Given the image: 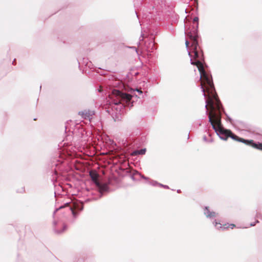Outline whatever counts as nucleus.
I'll use <instances>...</instances> for the list:
<instances>
[{"mask_svg":"<svg viewBox=\"0 0 262 262\" xmlns=\"http://www.w3.org/2000/svg\"><path fill=\"white\" fill-rule=\"evenodd\" d=\"M191 64L197 67L201 75V85L204 96L206 97V108L209 110L208 117L213 128L219 135L225 137L224 139L231 137L253 148L262 150V143H255L253 140H245L233 134L230 130L224 129L221 125V104L215 91L211 76L207 74L202 63L200 61H192Z\"/></svg>","mask_w":262,"mask_h":262,"instance_id":"nucleus-1","label":"nucleus"},{"mask_svg":"<svg viewBox=\"0 0 262 262\" xmlns=\"http://www.w3.org/2000/svg\"><path fill=\"white\" fill-rule=\"evenodd\" d=\"M109 98L111 100V103L116 105L122 103L123 101L126 103L129 102L132 98V96L115 89L109 95Z\"/></svg>","mask_w":262,"mask_h":262,"instance_id":"nucleus-2","label":"nucleus"},{"mask_svg":"<svg viewBox=\"0 0 262 262\" xmlns=\"http://www.w3.org/2000/svg\"><path fill=\"white\" fill-rule=\"evenodd\" d=\"M187 34L189 39L192 41L191 47L193 50V52L194 54V58L196 59L198 57V52L197 50L198 42L197 40L198 35L196 34V32L195 30H194L192 32H187Z\"/></svg>","mask_w":262,"mask_h":262,"instance_id":"nucleus-3","label":"nucleus"},{"mask_svg":"<svg viewBox=\"0 0 262 262\" xmlns=\"http://www.w3.org/2000/svg\"><path fill=\"white\" fill-rule=\"evenodd\" d=\"M214 226L217 229H228L229 228H231V229H233L235 227V225H234L233 224H222L221 223H218L216 221L215 222Z\"/></svg>","mask_w":262,"mask_h":262,"instance_id":"nucleus-4","label":"nucleus"},{"mask_svg":"<svg viewBox=\"0 0 262 262\" xmlns=\"http://www.w3.org/2000/svg\"><path fill=\"white\" fill-rule=\"evenodd\" d=\"M90 176L96 186L99 185V182L98 181L99 174L95 170H91L90 171Z\"/></svg>","mask_w":262,"mask_h":262,"instance_id":"nucleus-5","label":"nucleus"},{"mask_svg":"<svg viewBox=\"0 0 262 262\" xmlns=\"http://www.w3.org/2000/svg\"><path fill=\"white\" fill-rule=\"evenodd\" d=\"M204 213L208 217H214L216 215V213L215 212L210 211L207 207L205 208Z\"/></svg>","mask_w":262,"mask_h":262,"instance_id":"nucleus-6","label":"nucleus"},{"mask_svg":"<svg viewBox=\"0 0 262 262\" xmlns=\"http://www.w3.org/2000/svg\"><path fill=\"white\" fill-rule=\"evenodd\" d=\"M145 149H142L140 150H136L133 153V155H144L145 154Z\"/></svg>","mask_w":262,"mask_h":262,"instance_id":"nucleus-7","label":"nucleus"},{"mask_svg":"<svg viewBox=\"0 0 262 262\" xmlns=\"http://www.w3.org/2000/svg\"><path fill=\"white\" fill-rule=\"evenodd\" d=\"M97 187L100 189V191H105L107 189L106 184H101L100 182L99 185L97 186Z\"/></svg>","mask_w":262,"mask_h":262,"instance_id":"nucleus-8","label":"nucleus"},{"mask_svg":"<svg viewBox=\"0 0 262 262\" xmlns=\"http://www.w3.org/2000/svg\"><path fill=\"white\" fill-rule=\"evenodd\" d=\"M78 114L84 118H86L89 117V114L85 111L79 112Z\"/></svg>","mask_w":262,"mask_h":262,"instance_id":"nucleus-9","label":"nucleus"},{"mask_svg":"<svg viewBox=\"0 0 262 262\" xmlns=\"http://www.w3.org/2000/svg\"><path fill=\"white\" fill-rule=\"evenodd\" d=\"M198 21H199V18L198 17H195L193 19V24H196V27H198Z\"/></svg>","mask_w":262,"mask_h":262,"instance_id":"nucleus-10","label":"nucleus"},{"mask_svg":"<svg viewBox=\"0 0 262 262\" xmlns=\"http://www.w3.org/2000/svg\"><path fill=\"white\" fill-rule=\"evenodd\" d=\"M186 47H188L189 45V42L188 40H186L185 42Z\"/></svg>","mask_w":262,"mask_h":262,"instance_id":"nucleus-11","label":"nucleus"},{"mask_svg":"<svg viewBox=\"0 0 262 262\" xmlns=\"http://www.w3.org/2000/svg\"><path fill=\"white\" fill-rule=\"evenodd\" d=\"M71 209L72 210V214L74 215H75V212L74 210H73L72 209V208H71Z\"/></svg>","mask_w":262,"mask_h":262,"instance_id":"nucleus-12","label":"nucleus"},{"mask_svg":"<svg viewBox=\"0 0 262 262\" xmlns=\"http://www.w3.org/2000/svg\"><path fill=\"white\" fill-rule=\"evenodd\" d=\"M137 91L139 92L140 94L142 93V92L140 90L137 89Z\"/></svg>","mask_w":262,"mask_h":262,"instance_id":"nucleus-13","label":"nucleus"}]
</instances>
